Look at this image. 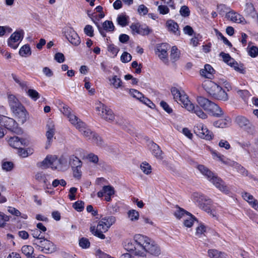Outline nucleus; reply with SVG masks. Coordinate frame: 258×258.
I'll list each match as a JSON object with an SVG mask.
<instances>
[{
    "label": "nucleus",
    "mask_w": 258,
    "mask_h": 258,
    "mask_svg": "<svg viewBox=\"0 0 258 258\" xmlns=\"http://www.w3.org/2000/svg\"><path fill=\"white\" fill-rule=\"evenodd\" d=\"M151 149L152 154L157 159L162 160L163 159L162 151L156 144L153 143L151 145Z\"/></svg>",
    "instance_id": "25"
},
{
    "label": "nucleus",
    "mask_w": 258,
    "mask_h": 258,
    "mask_svg": "<svg viewBox=\"0 0 258 258\" xmlns=\"http://www.w3.org/2000/svg\"><path fill=\"white\" fill-rule=\"evenodd\" d=\"M132 59V55L127 52H124L120 57L121 61L123 63L130 61Z\"/></svg>",
    "instance_id": "54"
},
{
    "label": "nucleus",
    "mask_w": 258,
    "mask_h": 258,
    "mask_svg": "<svg viewBox=\"0 0 258 258\" xmlns=\"http://www.w3.org/2000/svg\"><path fill=\"white\" fill-rule=\"evenodd\" d=\"M171 92L174 99L178 103L180 102L182 107H184L187 110L195 113L199 117L202 119L207 118L208 116L206 113L199 106H195L188 99V96L184 91H180L177 88L173 87L171 89Z\"/></svg>",
    "instance_id": "2"
},
{
    "label": "nucleus",
    "mask_w": 258,
    "mask_h": 258,
    "mask_svg": "<svg viewBox=\"0 0 258 258\" xmlns=\"http://www.w3.org/2000/svg\"><path fill=\"white\" fill-rule=\"evenodd\" d=\"M214 99L226 101L228 100V96L225 91L220 86L218 89L211 96Z\"/></svg>",
    "instance_id": "20"
},
{
    "label": "nucleus",
    "mask_w": 258,
    "mask_h": 258,
    "mask_svg": "<svg viewBox=\"0 0 258 258\" xmlns=\"http://www.w3.org/2000/svg\"><path fill=\"white\" fill-rule=\"evenodd\" d=\"M12 78L16 83H17L19 86L22 89L26 91L27 89V83L25 81H22L18 76L16 75L12 74Z\"/></svg>",
    "instance_id": "41"
},
{
    "label": "nucleus",
    "mask_w": 258,
    "mask_h": 258,
    "mask_svg": "<svg viewBox=\"0 0 258 258\" xmlns=\"http://www.w3.org/2000/svg\"><path fill=\"white\" fill-rule=\"evenodd\" d=\"M218 10L220 15H223L225 13L226 14L228 11L231 10L229 8L223 4L218 6Z\"/></svg>",
    "instance_id": "60"
},
{
    "label": "nucleus",
    "mask_w": 258,
    "mask_h": 258,
    "mask_svg": "<svg viewBox=\"0 0 258 258\" xmlns=\"http://www.w3.org/2000/svg\"><path fill=\"white\" fill-rule=\"evenodd\" d=\"M1 117L0 123L6 128L17 134L22 133L21 128L18 126V124L14 119L6 116H2Z\"/></svg>",
    "instance_id": "6"
},
{
    "label": "nucleus",
    "mask_w": 258,
    "mask_h": 258,
    "mask_svg": "<svg viewBox=\"0 0 258 258\" xmlns=\"http://www.w3.org/2000/svg\"><path fill=\"white\" fill-rule=\"evenodd\" d=\"M109 80L110 82V85L113 86L114 88L118 89L122 87V81L116 75L113 76L112 78L109 79Z\"/></svg>",
    "instance_id": "28"
},
{
    "label": "nucleus",
    "mask_w": 258,
    "mask_h": 258,
    "mask_svg": "<svg viewBox=\"0 0 258 258\" xmlns=\"http://www.w3.org/2000/svg\"><path fill=\"white\" fill-rule=\"evenodd\" d=\"M230 119L229 117H226L224 119H220L213 123L214 126L216 127L224 128L228 126V123L230 122Z\"/></svg>",
    "instance_id": "31"
},
{
    "label": "nucleus",
    "mask_w": 258,
    "mask_h": 258,
    "mask_svg": "<svg viewBox=\"0 0 258 258\" xmlns=\"http://www.w3.org/2000/svg\"><path fill=\"white\" fill-rule=\"evenodd\" d=\"M134 242H128L125 245L127 251H133L138 256L145 257L147 253L154 256H158L161 253V249L158 244L148 237L136 234L134 237Z\"/></svg>",
    "instance_id": "1"
},
{
    "label": "nucleus",
    "mask_w": 258,
    "mask_h": 258,
    "mask_svg": "<svg viewBox=\"0 0 258 258\" xmlns=\"http://www.w3.org/2000/svg\"><path fill=\"white\" fill-rule=\"evenodd\" d=\"M85 87L91 95H93L95 93V89L91 88V84L89 82V79L85 78L84 79Z\"/></svg>",
    "instance_id": "56"
},
{
    "label": "nucleus",
    "mask_w": 258,
    "mask_h": 258,
    "mask_svg": "<svg viewBox=\"0 0 258 258\" xmlns=\"http://www.w3.org/2000/svg\"><path fill=\"white\" fill-rule=\"evenodd\" d=\"M69 121L73 124L77 129L80 128L82 125H84V122H82L76 115L72 114L69 117Z\"/></svg>",
    "instance_id": "27"
},
{
    "label": "nucleus",
    "mask_w": 258,
    "mask_h": 258,
    "mask_svg": "<svg viewBox=\"0 0 258 258\" xmlns=\"http://www.w3.org/2000/svg\"><path fill=\"white\" fill-rule=\"evenodd\" d=\"M103 29L106 31H113L114 26L112 21H105L102 24Z\"/></svg>",
    "instance_id": "46"
},
{
    "label": "nucleus",
    "mask_w": 258,
    "mask_h": 258,
    "mask_svg": "<svg viewBox=\"0 0 258 258\" xmlns=\"http://www.w3.org/2000/svg\"><path fill=\"white\" fill-rule=\"evenodd\" d=\"M9 145L14 148H20L22 146H26L28 144V142L26 140L19 139L18 137H13L9 139Z\"/></svg>",
    "instance_id": "18"
},
{
    "label": "nucleus",
    "mask_w": 258,
    "mask_h": 258,
    "mask_svg": "<svg viewBox=\"0 0 258 258\" xmlns=\"http://www.w3.org/2000/svg\"><path fill=\"white\" fill-rule=\"evenodd\" d=\"M192 199L194 202L198 203L202 209L209 212L210 209L209 207L205 206L206 202L207 204H209L211 203V200L209 198L201 193L194 192L192 195Z\"/></svg>",
    "instance_id": "9"
},
{
    "label": "nucleus",
    "mask_w": 258,
    "mask_h": 258,
    "mask_svg": "<svg viewBox=\"0 0 258 258\" xmlns=\"http://www.w3.org/2000/svg\"><path fill=\"white\" fill-rule=\"evenodd\" d=\"M23 35L20 32H15L13 33L8 40V45L13 49H16L19 42L22 39Z\"/></svg>",
    "instance_id": "14"
},
{
    "label": "nucleus",
    "mask_w": 258,
    "mask_h": 258,
    "mask_svg": "<svg viewBox=\"0 0 258 258\" xmlns=\"http://www.w3.org/2000/svg\"><path fill=\"white\" fill-rule=\"evenodd\" d=\"M197 168L200 172L205 176L209 181L212 183L220 191L228 193L229 190L225 185L224 182L219 177L216 176L208 168L202 165L198 166Z\"/></svg>",
    "instance_id": "3"
},
{
    "label": "nucleus",
    "mask_w": 258,
    "mask_h": 258,
    "mask_svg": "<svg viewBox=\"0 0 258 258\" xmlns=\"http://www.w3.org/2000/svg\"><path fill=\"white\" fill-rule=\"evenodd\" d=\"M127 18L124 15H119L117 18V22L119 25L122 27L125 26L127 24Z\"/></svg>",
    "instance_id": "50"
},
{
    "label": "nucleus",
    "mask_w": 258,
    "mask_h": 258,
    "mask_svg": "<svg viewBox=\"0 0 258 258\" xmlns=\"http://www.w3.org/2000/svg\"><path fill=\"white\" fill-rule=\"evenodd\" d=\"M108 50L111 52L114 56H116L119 51V48L114 44H110L108 46Z\"/></svg>",
    "instance_id": "63"
},
{
    "label": "nucleus",
    "mask_w": 258,
    "mask_h": 258,
    "mask_svg": "<svg viewBox=\"0 0 258 258\" xmlns=\"http://www.w3.org/2000/svg\"><path fill=\"white\" fill-rule=\"evenodd\" d=\"M206 227L203 225L201 224L200 226L197 227L196 234L198 236L200 237L202 234H203L206 231Z\"/></svg>",
    "instance_id": "64"
},
{
    "label": "nucleus",
    "mask_w": 258,
    "mask_h": 258,
    "mask_svg": "<svg viewBox=\"0 0 258 258\" xmlns=\"http://www.w3.org/2000/svg\"><path fill=\"white\" fill-rule=\"evenodd\" d=\"M244 11L245 13L252 18H254L256 14L255 11V9L253 5L251 3H247L245 5Z\"/></svg>",
    "instance_id": "35"
},
{
    "label": "nucleus",
    "mask_w": 258,
    "mask_h": 258,
    "mask_svg": "<svg viewBox=\"0 0 258 258\" xmlns=\"http://www.w3.org/2000/svg\"><path fill=\"white\" fill-rule=\"evenodd\" d=\"M100 115L102 118L108 122L113 121L115 118L112 111L108 107L104 111L103 114H100Z\"/></svg>",
    "instance_id": "24"
},
{
    "label": "nucleus",
    "mask_w": 258,
    "mask_h": 258,
    "mask_svg": "<svg viewBox=\"0 0 258 258\" xmlns=\"http://www.w3.org/2000/svg\"><path fill=\"white\" fill-rule=\"evenodd\" d=\"M195 132L201 138L210 140L213 137V133L202 124H198L195 128Z\"/></svg>",
    "instance_id": "13"
},
{
    "label": "nucleus",
    "mask_w": 258,
    "mask_h": 258,
    "mask_svg": "<svg viewBox=\"0 0 258 258\" xmlns=\"http://www.w3.org/2000/svg\"><path fill=\"white\" fill-rule=\"evenodd\" d=\"M129 93L134 98H135L140 101L144 97L143 94L141 92L135 89H130Z\"/></svg>",
    "instance_id": "49"
},
{
    "label": "nucleus",
    "mask_w": 258,
    "mask_h": 258,
    "mask_svg": "<svg viewBox=\"0 0 258 258\" xmlns=\"http://www.w3.org/2000/svg\"><path fill=\"white\" fill-rule=\"evenodd\" d=\"M236 123L241 127L245 130L250 134H253L255 132L254 126L249 120L243 116H237L235 118Z\"/></svg>",
    "instance_id": "7"
},
{
    "label": "nucleus",
    "mask_w": 258,
    "mask_h": 258,
    "mask_svg": "<svg viewBox=\"0 0 258 258\" xmlns=\"http://www.w3.org/2000/svg\"><path fill=\"white\" fill-rule=\"evenodd\" d=\"M19 54L22 56L26 57L31 54V48L28 44L23 46L19 50Z\"/></svg>",
    "instance_id": "37"
},
{
    "label": "nucleus",
    "mask_w": 258,
    "mask_h": 258,
    "mask_svg": "<svg viewBox=\"0 0 258 258\" xmlns=\"http://www.w3.org/2000/svg\"><path fill=\"white\" fill-rule=\"evenodd\" d=\"M247 49L248 53L250 56L255 57L258 55V47L255 46H250V43L248 44Z\"/></svg>",
    "instance_id": "44"
},
{
    "label": "nucleus",
    "mask_w": 258,
    "mask_h": 258,
    "mask_svg": "<svg viewBox=\"0 0 258 258\" xmlns=\"http://www.w3.org/2000/svg\"><path fill=\"white\" fill-rule=\"evenodd\" d=\"M166 24L168 30L169 31L176 35L179 34V32L178 31V25L174 21L172 20H168Z\"/></svg>",
    "instance_id": "23"
},
{
    "label": "nucleus",
    "mask_w": 258,
    "mask_h": 258,
    "mask_svg": "<svg viewBox=\"0 0 258 258\" xmlns=\"http://www.w3.org/2000/svg\"><path fill=\"white\" fill-rule=\"evenodd\" d=\"M189 214V212L179 207H177L174 212V215L178 219L185 218Z\"/></svg>",
    "instance_id": "32"
},
{
    "label": "nucleus",
    "mask_w": 258,
    "mask_h": 258,
    "mask_svg": "<svg viewBox=\"0 0 258 258\" xmlns=\"http://www.w3.org/2000/svg\"><path fill=\"white\" fill-rule=\"evenodd\" d=\"M127 217L131 221H136L139 219V213L135 210H130L127 213Z\"/></svg>",
    "instance_id": "38"
},
{
    "label": "nucleus",
    "mask_w": 258,
    "mask_h": 258,
    "mask_svg": "<svg viewBox=\"0 0 258 258\" xmlns=\"http://www.w3.org/2000/svg\"><path fill=\"white\" fill-rule=\"evenodd\" d=\"M8 99L11 109L14 107H16V106L21 103L17 98L13 94H8Z\"/></svg>",
    "instance_id": "33"
},
{
    "label": "nucleus",
    "mask_w": 258,
    "mask_h": 258,
    "mask_svg": "<svg viewBox=\"0 0 258 258\" xmlns=\"http://www.w3.org/2000/svg\"><path fill=\"white\" fill-rule=\"evenodd\" d=\"M234 168L236 169L237 171L242 174V175H247V171L239 163L236 162Z\"/></svg>",
    "instance_id": "55"
},
{
    "label": "nucleus",
    "mask_w": 258,
    "mask_h": 258,
    "mask_svg": "<svg viewBox=\"0 0 258 258\" xmlns=\"http://www.w3.org/2000/svg\"><path fill=\"white\" fill-rule=\"evenodd\" d=\"M169 45L167 43H162L158 44L156 47V54L158 55L160 59L164 61L167 60V50L169 49Z\"/></svg>",
    "instance_id": "15"
},
{
    "label": "nucleus",
    "mask_w": 258,
    "mask_h": 258,
    "mask_svg": "<svg viewBox=\"0 0 258 258\" xmlns=\"http://www.w3.org/2000/svg\"><path fill=\"white\" fill-rule=\"evenodd\" d=\"M158 11L160 14L165 15L169 12V9L166 6L161 5L158 7Z\"/></svg>",
    "instance_id": "61"
},
{
    "label": "nucleus",
    "mask_w": 258,
    "mask_h": 258,
    "mask_svg": "<svg viewBox=\"0 0 258 258\" xmlns=\"http://www.w3.org/2000/svg\"><path fill=\"white\" fill-rule=\"evenodd\" d=\"M27 94L33 100H37L39 97L40 95L39 93L35 90L29 89L27 92Z\"/></svg>",
    "instance_id": "45"
},
{
    "label": "nucleus",
    "mask_w": 258,
    "mask_h": 258,
    "mask_svg": "<svg viewBox=\"0 0 258 258\" xmlns=\"http://www.w3.org/2000/svg\"><path fill=\"white\" fill-rule=\"evenodd\" d=\"M52 157V156H47L42 162L37 163V166L42 168L51 167Z\"/></svg>",
    "instance_id": "34"
},
{
    "label": "nucleus",
    "mask_w": 258,
    "mask_h": 258,
    "mask_svg": "<svg viewBox=\"0 0 258 258\" xmlns=\"http://www.w3.org/2000/svg\"><path fill=\"white\" fill-rule=\"evenodd\" d=\"M225 17L227 20L237 23H242L244 20L240 15L231 10L226 14Z\"/></svg>",
    "instance_id": "19"
},
{
    "label": "nucleus",
    "mask_w": 258,
    "mask_h": 258,
    "mask_svg": "<svg viewBox=\"0 0 258 258\" xmlns=\"http://www.w3.org/2000/svg\"><path fill=\"white\" fill-rule=\"evenodd\" d=\"M215 70L210 64H207L205 65L204 69L200 71V74L202 76L208 79H212Z\"/></svg>",
    "instance_id": "21"
},
{
    "label": "nucleus",
    "mask_w": 258,
    "mask_h": 258,
    "mask_svg": "<svg viewBox=\"0 0 258 258\" xmlns=\"http://www.w3.org/2000/svg\"><path fill=\"white\" fill-rule=\"evenodd\" d=\"M210 258H226V254L216 249H210L208 252Z\"/></svg>",
    "instance_id": "26"
},
{
    "label": "nucleus",
    "mask_w": 258,
    "mask_h": 258,
    "mask_svg": "<svg viewBox=\"0 0 258 258\" xmlns=\"http://www.w3.org/2000/svg\"><path fill=\"white\" fill-rule=\"evenodd\" d=\"M84 203L82 201H77L73 204L74 208L78 212H81L84 209Z\"/></svg>",
    "instance_id": "59"
},
{
    "label": "nucleus",
    "mask_w": 258,
    "mask_h": 258,
    "mask_svg": "<svg viewBox=\"0 0 258 258\" xmlns=\"http://www.w3.org/2000/svg\"><path fill=\"white\" fill-rule=\"evenodd\" d=\"M70 164L72 168L75 167H82L81 160L77 157L73 156L70 158Z\"/></svg>",
    "instance_id": "42"
},
{
    "label": "nucleus",
    "mask_w": 258,
    "mask_h": 258,
    "mask_svg": "<svg viewBox=\"0 0 258 258\" xmlns=\"http://www.w3.org/2000/svg\"><path fill=\"white\" fill-rule=\"evenodd\" d=\"M114 194V188L110 185L104 186L102 189L97 193V196L99 198H102L103 196H105V201L109 202L111 200V197Z\"/></svg>",
    "instance_id": "16"
},
{
    "label": "nucleus",
    "mask_w": 258,
    "mask_h": 258,
    "mask_svg": "<svg viewBox=\"0 0 258 258\" xmlns=\"http://www.w3.org/2000/svg\"><path fill=\"white\" fill-rule=\"evenodd\" d=\"M138 12L141 16H145L148 14L149 9L144 5H140L138 8Z\"/></svg>",
    "instance_id": "52"
},
{
    "label": "nucleus",
    "mask_w": 258,
    "mask_h": 258,
    "mask_svg": "<svg viewBox=\"0 0 258 258\" xmlns=\"http://www.w3.org/2000/svg\"><path fill=\"white\" fill-rule=\"evenodd\" d=\"M66 38L73 45L78 46L81 43V40L78 34L71 27H67L64 31Z\"/></svg>",
    "instance_id": "11"
},
{
    "label": "nucleus",
    "mask_w": 258,
    "mask_h": 258,
    "mask_svg": "<svg viewBox=\"0 0 258 258\" xmlns=\"http://www.w3.org/2000/svg\"><path fill=\"white\" fill-rule=\"evenodd\" d=\"M220 56H221L222 57L223 60L225 62H226L228 65L231 64L234 60L231 57L229 54L225 53L223 52L220 53Z\"/></svg>",
    "instance_id": "51"
},
{
    "label": "nucleus",
    "mask_w": 258,
    "mask_h": 258,
    "mask_svg": "<svg viewBox=\"0 0 258 258\" xmlns=\"http://www.w3.org/2000/svg\"><path fill=\"white\" fill-rule=\"evenodd\" d=\"M15 112V116L17 118L18 121L22 124H23L27 120V111L25 109L20 112Z\"/></svg>",
    "instance_id": "29"
},
{
    "label": "nucleus",
    "mask_w": 258,
    "mask_h": 258,
    "mask_svg": "<svg viewBox=\"0 0 258 258\" xmlns=\"http://www.w3.org/2000/svg\"><path fill=\"white\" fill-rule=\"evenodd\" d=\"M180 14L183 17H188L190 14L189 8L186 6H183L180 10Z\"/></svg>",
    "instance_id": "57"
},
{
    "label": "nucleus",
    "mask_w": 258,
    "mask_h": 258,
    "mask_svg": "<svg viewBox=\"0 0 258 258\" xmlns=\"http://www.w3.org/2000/svg\"><path fill=\"white\" fill-rule=\"evenodd\" d=\"M101 220L103 221L104 224L105 223V225L109 228L112 225L115 223L116 218L114 216H110L103 218Z\"/></svg>",
    "instance_id": "40"
},
{
    "label": "nucleus",
    "mask_w": 258,
    "mask_h": 258,
    "mask_svg": "<svg viewBox=\"0 0 258 258\" xmlns=\"http://www.w3.org/2000/svg\"><path fill=\"white\" fill-rule=\"evenodd\" d=\"M108 229L107 226L105 225V223L104 224L103 221L101 220L96 227L95 226H91L90 227V231L95 236L100 239H104L105 236L103 233L106 232Z\"/></svg>",
    "instance_id": "10"
},
{
    "label": "nucleus",
    "mask_w": 258,
    "mask_h": 258,
    "mask_svg": "<svg viewBox=\"0 0 258 258\" xmlns=\"http://www.w3.org/2000/svg\"><path fill=\"white\" fill-rule=\"evenodd\" d=\"M14 167V164L12 162H5L2 164V168L7 171L12 170Z\"/></svg>",
    "instance_id": "58"
},
{
    "label": "nucleus",
    "mask_w": 258,
    "mask_h": 258,
    "mask_svg": "<svg viewBox=\"0 0 258 258\" xmlns=\"http://www.w3.org/2000/svg\"><path fill=\"white\" fill-rule=\"evenodd\" d=\"M203 87L204 90L209 94L210 96H212L214 93L218 89L220 86L217 84L210 80L205 81L203 84Z\"/></svg>",
    "instance_id": "17"
},
{
    "label": "nucleus",
    "mask_w": 258,
    "mask_h": 258,
    "mask_svg": "<svg viewBox=\"0 0 258 258\" xmlns=\"http://www.w3.org/2000/svg\"><path fill=\"white\" fill-rule=\"evenodd\" d=\"M35 245L41 251H46L47 253H51L54 251V246L52 242L45 239L44 238L40 241L37 240Z\"/></svg>",
    "instance_id": "12"
},
{
    "label": "nucleus",
    "mask_w": 258,
    "mask_h": 258,
    "mask_svg": "<svg viewBox=\"0 0 258 258\" xmlns=\"http://www.w3.org/2000/svg\"><path fill=\"white\" fill-rule=\"evenodd\" d=\"M32 235L34 238V240L33 241L34 244H35V242L37 240L40 241L44 238L43 234L38 229H35L32 230Z\"/></svg>",
    "instance_id": "39"
},
{
    "label": "nucleus",
    "mask_w": 258,
    "mask_h": 258,
    "mask_svg": "<svg viewBox=\"0 0 258 258\" xmlns=\"http://www.w3.org/2000/svg\"><path fill=\"white\" fill-rule=\"evenodd\" d=\"M22 252L25 254L27 257L31 258V256H32V254L34 252V248L31 245H24L22 247Z\"/></svg>",
    "instance_id": "36"
},
{
    "label": "nucleus",
    "mask_w": 258,
    "mask_h": 258,
    "mask_svg": "<svg viewBox=\"0 0 258 258\" xmlns=\"http://www.w3.org/2000/svg\"><path fill=\"white\" fill-rule=\"evenodd\" d=\"M196 221L195 217L190 213L184 218L183 225L187 228H190Z\"/></svg>",
    "instance_id": "30"
},
{
    "label": "nucleus",
    "mask_w": 258,
    "mask_h": 258,
    "mask_svg": "<svg viewBox=\"0 0 258 258\" xmlns=\"http://www.w3.org/2000/svg\"><path fill=\"white\" fill-rule=\"evenodd\" d=\"M47 130L46 133L47 140V142L50 144L52 141L55 132L54 125L52 121L49 122V123L47 124Z\"/></svg>",
    "instance_id": "22"
},
{
    "label": "nucleus",
    "mask_w": 258,
    "mask_h": 258,
    "mask_svg": "<svg viewBox=\"0 0 258 258\" xmlns=\"http://www.w3.org/2000/svg\"><path fill=\"white\" fill-rule=\"evenodd\" d=\"M35 179L39 182H42L45 183L47 182L46 175L42 172H37L35 175Z\"/></svg>",
    "instance_id": "48"
},
{
    "label": "nucleus",
    "mask_w": 258,
    "mask_h": 258,
    "mask_svg": "<svg viewBox=\"0 0 258 258\" xmlns=\"http://www.w3.org/2000/svg\"><path fill=\"white\" fill-rule=\"evenodd\" d=\"M93 29L92 26L90 25H87L84 28V32L85 33L90 36L92 37L93 36Z\"/></svg>",
    "instance_id": "62"
},
{
    "label": "nucleus",
    "mask_w": 258,
    "mask_h": 258,
    "mask_svg": "<svg viewBox=\"0 0 258 258\" xmlns=\"http://www.w3.org/2000/svg\"><path fill=\"white\" fill-rule=\"evenodd\" d=\"M78 130L85 138L91 140L93 143L98 145L102 144L101 138L95 133L92 132L85 123L84 125H82Z\"/></svg>",
    "instance_id": "5"
},
{
    "label": "nucleus",
    "mask_w": 258,
    "mask_h": 258,
    "mask_svg": "<svg viewBox=\"0 0 258 258\" xmlns=\"http://www.w3.org/2000/svg\"><path fill=\"white\" fill-rule=\"evenodd\" d=\"M197 101L199 105L204 110L216 117H220L223 114L221 108L214 102L203 96H198Z\"/></svg>",
    "instance_id": "4"
},
{
    "label": "nucleus",
    "mask_w": 258,
    "mask_h": 258,
    "mask_svg": "<svg viewBox=\"0 0 258 258\" xmlns=\"http://www.w3.org/2000/svg\"><path fill=\"white\" fill-rule=\"evenodd\" d=\"M140 168L142 171L146 174L148 175L151 173V166L146 162H143L140 165Z\"/></svg>",
    "instance_id": "43"
},
{
    "label": "nucleus",
    "mask_w": 258,
    "mask_h": 258,
    "mask_svg": "<svg viewBox=\"0 0 258 258\" xmlns=\"http://www.w3.org/2000/svg\"><path fill=\"white\" fill-rule=\"evenodd\" d=\"M90 243L89 240L86 238L83 237L79 240V245L83 248H87L90 246Z\"/></svg>",
    "instance_id": "53"
},
{
    "label": "nucleus",
    "mask_w": 258,
    "mask_h": 258,
    "mask_svg": "<svg viewBox=\"0 0 258 258\" xmlns=\"http://www.w3.org/2000/svg\"><path fill=\"white\" fill-rule=\"evenodd\" d=\"M170 56L171 58L174 60H176L179 58L180 52L175 46H172L171 50Z\"/></svg>",
    "instance_id": "47"
},
{
    "label": "nucleus",
    "mask_w": 258,
    "mask_h": 258,
    "mask_svg": "<svg viewBox=\"0 0 258 258\" xmlns=\"http://www.w3.org/2000/svg\"><path fill=\"white\" fill-rule=\"evenodd\" d=\"M67 159L62 156L58 158L56 156H52L51 168L58 170H64L67 168Z\"/></svg>",
    "instance_id": "8"
}]
</instances>
